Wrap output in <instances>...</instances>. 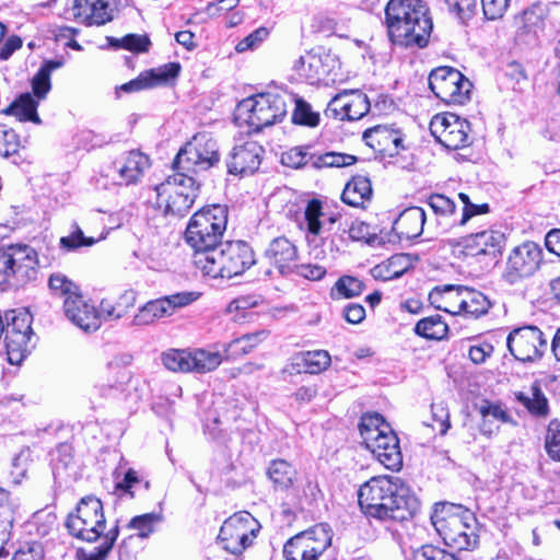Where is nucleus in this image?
<instances>
[{
	"mask_svg": "<svg viewBox=\"0 0 560 560\" xmlns=\"http://www.w3.org/2000/svg\"><path fill=\"white\" fill-rule=\"evenodd\" d=\"M362 512L380 521L402 522L412 517L420 508L418 498L398 477L375 476L358 491Z\"/></svg>",
	"mask_w": 560,
	"mask_h": 560,
	"instance_id": "nucleus-1",
	"label": "nucleus"
},
{
	"mask_svg": "<svg viewBox=\"0 0 560 560\" xmlns=\"http://www.w3.org/2000/svg\"><path fill=\"white\" fill-rule=\"evenodd\" d=\"M389 39L406 48H424L433 28L429 8L422 0H389L385 7Z\"/></svg>",
	"mask_w": 560,
	"mask_h": 560,
	"instance_id": "nucleus-2",
	"label": "nucleus"
},
{
	"mask_svg": "<svg viewBox=\"0 0 560 560\" xmlns=\"http://www.w3.org/2000/svg\"><path fill=\"white\" fill-rule=\"evenodd\" d=\"M431 522L445 545L457 550L477 546V518L469 509L454 503L435 504Z\"/></svg>",
	"mask_w": 560,
	"mask_h": 560,
	"instance_id": "nucleus-3",
	"label": "nucleus"
},
{
	"mask_svg": "<svg viewBox=\"0 0 560 560\" xmlns=\"http://www.w3.org/2000/svg\"><path fill=\"white\" fill-rule=\"evenodd\" d=\"M255 264L254 252L243 241L220 244L217 249L197 256L196 267L211 278H233Z\"/></svg>",
	"mask_w": 560,
	"mask_h": 560,
	"instance_id": "nucleus-4",
	"label": "nucleus"
},
{
	"mask_svg": "<svg viewBox=\"0 0 560 560\" xmlns=\"http://www.w3.org/2000/svg\"><path fill=\"white\" fill-rule=\"evenodd\" d=\"M285 115V95L266 92L242 100L235 108L234 120L240 127L246 126L250 131H260L280 122Z\"/></svg>",
	"mask_w": 560,
	"mask_h": 560,
	"instance_id": "nucleus-5",
	"label": "nucleus"
},
{
	"mask_svg": "<svg viewBox=\"0 0 560 560\" xmlns=\"http://www.w3.org/2000/svg\"><path fill=\"white\" fill-rule=\"evenodd\" d=\"M226 223V209L220 205H212L194 213L187 225L185 237L195 249V265L197 256L217 249L222 244L220 241Z\"/></svg>",
	"mask_w": 560,
	"mask_h": 560,
	"instance_id": "nucleus-6",
	"label": "nucleus"
},
{
	"mask_svg": "<svg viewBox=\"0 0 560 560\" xmlns=\"http://www.w3.org/2000/svg\"><path fill=\"white\" fill-rule=\"evenodd\" d=\"M69 534L86 542H95L107 533L103 503L94 495L82 498L66 520Z\"/></svg>",
	"mask_w": 560,
	"mask_h": 560,
	"instance_id": "nucleus-7",
	"label": "nucleus"
},
{
	"mask_svg": "<svg viewBox=\"0 0 560 560\" xmlns=\"http://www.w3.org/2000/svg\"><path fill=\"white\" fill-rule=\"evenodd\" d=\"M198 190L199 185L191 176L178 172L154 187L156 206L165 214L183 217L192 207Z\"/></svg>",
	"mask_w": 560,
	"mask_h": 560,
	"instance_id": "nucleus-8",
	"label": "nucleus"
},
{
	"mask_svg": "<svg viewBox=\"0 0 560 560\" xmlns=\"http://www.w3.org/2000/svg\"><path fill=\"white\" fill-rule=\"evenodd\" d=\"M220 161L217 141L206 132L195 135L176 154L174 166L188 173H200L215 166Z\"/></svg>",
	"mask_w": 560,
	"mask_h": 560,
	"instance_id": "nucleus-9",
	"label": "nucleus"
},
{
	"mask_svg": "<svg viewBox=\"0 0 560 560\" xmlns=\"http://www.w3.org/2000/svg\"><path fill=\"white\" fill-rule=\"evenodd\" d=\"M38 256L28 245H10L0 249V284L15 279L23 283L36 276Z\"/></svg>",
	"mask_w": 560,
	"mask_h": 560,
	"instance_id": "nucleus-10",
	"label": "nucleus"
},
{
	"mask_svg": "<svg viewBox=\"0 0 560 560\" xmlns=\"http://www.w3.org/2000/svg\"><path fill=\"white\" fill-rule=\"evenodd\" d=\"M5 322L3 334L8 360L11 364H20L30 352L32 316L24 310H12L5 313Z\"/></svg>",
	"mask_w": 560,
	"mask_h": 560,
	"instance_id": "nucleus-11",
	"label": "nucleus"
},
{
	"mask_svg": "<svg viewBox=\"0 0 560 560\" xmlns=\"http://www.w3.org/2000/svg\"><path fill=\"white\" fill-rule=\"evenodd\" d=\"M429 86L441 101L463 105L470 100L472 84L457 69L440 67L431 71Z\"/></svg>",
	"mask_w": 560,
	"mask_h": 560,
	"instance_id": "nucleus-12",
	"label": "nucleus"
},
{
	"mask_svg": "<svg viewBox=\"0 0 560 560\" xmlns=\"http://www.w3.org/2000/svg\"><path fill=\"white\" fill-rule=\"evenodd\" d=\"M330 544L331 534L328 525L318 524L289 539L284 545L283 555L287 560H317Z\"/></svg>",
	"mask_w": 560,
	"mask_h": 560,
	"instance_id": "nucleus-13",
	"label": "nucleus"
},
{
	"mask_svg": "<svg viewBox=\"0 0 560 560\" xmlns=\"http://www.w3.org/2000/svg\"><path fill=\"white\" fill-rule=\"evenodd\" d=\"M259 523L246 511L237 512L224 521L219 538L225 550L233 555L242 553L259 530Z\"/></svg>",
	"mask_w": 560,
	"mask_h": 560,
	"instance_id": "nucleus-14",
	"label": "nucleus"
},
{
	"mask_svg": "<svg viewBox=\"0 0 560 560\" xmlns=\"http://www.w3.org/2000/svg\"><path fill=\"white\" fill-rule=\"evenodd\" d=\"M506 346L516 360L534 362L542 357L548 341L538 327L528 325L511 330L506 337Z\"/></svg>",
	"mask_w": 560,
	"mask_h": 560,
	"instance_id": "nucleus-15",
	"label": "nucleus"
},
{
	"mask_svg": "<svg viewBox=\"0 0 560 560\" xmlns=\"http://www.w3.org/2000/svg\"><path fill=\"white\" fill-rule=\"evenodd\" d=\"M432 136L445 148L457 150L470 142V125L466 119L452 113L435 115L430 122Z\"/></svg>",
	"mask_w": 560,
	"mask_h": 560,
	"instance_id": "nucleus-16",
	"label": "nucleus"
},
{
	"mask_svg": "<svg viewBox=\"0 0 560 560\" xmlns=\"http://www.w3.org/2000/svg\"><path fill=\"white\" fill-rule=\"evenodd\" d=\"M339 68L335 54L323 48L312 49L302 55L293 66L300 78L311 84L328 81L329 75Z\"/></svg>",
	"mask_w": 560,
	"mask_h": 560,
	"instance_id": "nucleus-17",
	"label": "nucleus"
},
{
	"mask_svg": "<svg viewBox=\"0 0 560 560\" xmlns=\"http://www.w3.org/2000/svg\"><path fill=\"white\" fill-rule=\"evenodd\" d=\"M542 261V249L535 242H524L509 254L504 278L514 283L534 275Z\"/></svg>",
	"mask_w": 560,
	"mask_h": 560,
	"instance_id": "nucleus-18",
	"label": "nucleus"
},
{
	"mask_svg": "<svg viewBox=\"0 0 560 560\" xmlns=\"http://www.w3.org/2000/svg\"><path fill=\"white\" fill-rule=\"evenodd\" d=\"M370 110L368 96L360 90H343L328 103L325 115L339 120H358Z\"/></svg>",
	"mask_w": 560,
	"mask_h": 560,
	"instance_id": "nucleus-19",
	"label": "nucleus"
},
{
	"mask_svg": "<svg viewBox=\"0 0 560 560\" xmlns=\"http://www.w3.org/2000/svg\"><path fill=\"white\" fill-rule=\"evenodd\" d=\"M546 11L539 4L525 9L514 18V40L517 45L532 47L537 45L545 27Z\"/></svg>",
	"mask_w": 560,
	"mask_h": 560,
	"instance_id": "nucleus-20",
	"label": "nucleus"
},
{
	"mask_svg": "<svg viewBox=\"0 0 560 560\" xmlns=\"http://www.w3.org/2000/svg\"><path fill=\"white\" fill-rule=\"evenodd\" d=\"M117 0H73L70 13L85 25H104L114 19Z\"/></svg>",
	"mask_w": 560,
	"mask_h": 560,
	"instance_id": "nucleus-21",
	"label": "nucleus"
},
{
	"mask_svg": "<svg viewBox=\"0 0 560 560\" xmlns=\"http://www.w3.org/2000/svg\"><path fill=\"white\" fill-rule=\"evenodd\" d=\"M385 433L378 438H368L366 448L387 469L397 470L402 465L399 440L390 427H384Z\"/></svg>",
	"mask_w": 560,
	"mask_h": 560,
	"instance_id": "nucleus-22",
	"label": "nucleus"
},
{
	"mask_svg": "<svg viewBox=\"0 0 560 560\" xmlns=\"http://www.w3.org/2000/svg\"><path fill=\"white\" fill-rule=\"evenodd\" d=\"M505 245L504 233L495 230L478 232L464 240L463 249L466 256L488 257L495 260Z\"/></svg>",
	"mask_w": 560,
	"mask_h": 560,
	"instance_id": "nucleus-23",
	"label": "nucleus"
},
{
	"mask_svg": "<svg viewBox=\"0 0 560 560\" xmlns=\"http://www.w3.org/2000/svg\"><path fill=\"white\" fill-rule=\"evenodd\" d=\"M67 318L84 331H94L101 326V314L82 294L71 295L63 301Z\"/></svg>",
	"mask_w": 560,
	"mask_h": 560,
	"instance_id": "nucleus-24",
	"label": "nucleus"
},
{
	"mask_svg": "<svg viewBox=\"0 0 560 560\" xmlns=\"http://www.w3.org/2000/svg\"><path fill=\"white\" fill-rule=\"evenodd\" d=\"M264 148L256 141H247L234 147L229 160L228 171L234 175L254 174L260 166Z\"/></svg>",
	"mask_w": 560,
	"mask_h": 560,
	"instance_id": "nucleus-25",
	"label": "nucleus"
},
{
	"mask_svg": "<svg viewBox=\"0 0 560 560\" xmlns=\"http://www.w3.org/2000/svg\"><path fill=\"white\" fill-rule=\"evenodd\" d=\"M363 140L374 151L394 156L402 149L404 135L400 130L386 125L369 128L363 133Z\"/></svg>",
	"mask_w": 560,
	"mask_h": 560,
	"instance_id": "nucleus-26",
	"label": "nucleus"
},
{
	"mask_svg": "<svg viewBox=\"0 0 560 560\" xmlns=\"http://www.w3.org/2000/svg\"><path fill=\"white\" fill-rule=\"evenodd\" d=\"M149 166V158L138 150L127 152L114 163L120 185L138 183Z\"/></svg>",
	"mask_w": 560,
	"mask_h": 560,
	"instance_id": "nucleus-27",
	"label": "nucleus"
},
{
	"mask_svg": "<svg viewBox=\"0 0 560 560\" xmlns=\"http://www.w3.org/2000/svg\"><path fill=\"white\" fill-rule=\"evenodd\" d=\"M265 256L280 273L287 275L295 267L298 249L287 237H277L270 242Z\"/></svg>",
	"mask_w": 560,
	"mask_h": 560,
	"instance_id": "nucleus-28",
	"label": "nucleus"
},
{
	"mask_svg": "<svg viewBox=\"0 0 560 560\" xmlns=\"http://www.w3.org/2000/svg\"><path fill=\"white\" fill-rule=\"evenodd\" d=\"M180 67L178 63H167L158 69H151L139 74L135 80L129 81L120 86L125 92H136L144 89L153 88L162 82L178 75Z\"/></svg>",
	"mask_w": 560,
	"mask_h": 560,
	"instance_id": "nucleus-29",
	"label": "nucleus"
},
{
	"mask_svg": "<svg viewBox=\"0 0 560 560\" xmlns=\"http://www.w3.org/2000/svg\"><path fill=\"white\" fill-rule=\"evenodd\" d=\"M425 223V212L420 207L405 209L393 224L399 238L411 240L421 235Z\"/></svg>",
	"mask_w": 560,
	"mask_h": 560,
	"instance_id": "nucleus-30",
	"label": "nucleus"
},
{
	"mask_svg": "<svg viewBox=\"0 0 560 560\" xmlns=\"http://www.w3.org/2000/svg\"><path fill=\"white\" fill-rule=\"evenodd\" d=\"M463 290L464 287H436L430 292L429 300L431 304L440 311L446 312L452 315H462Z\"/></svg>",
	"mask_w": 560,
	"mask_h": 560,
	"instance_id": "nucleus-31",
	"label": "nucleus"
},
{
	"mask_svg": "<svg viewBox=\"0 0 560 560\" xmlns=\"http://www.w3.org/2000/svg\"><path fill=\"white\" fill-rule=\"evenodd\" d=\"M372 196V186L368 177L354 176L345 187L341 199L351 207H363Z\"/></svg>",
	"mask_w": 560,
	"mask_h": 560,
	"instance_id": "nucleus-32",
	"label": "nucleus"
},
{
	"mask_svg": "<svg viewBox=\"0 0 560 560\" xmlns=\"http://www.w3.org/2000/svg\"><path fill=\"white\" fill-rule=\"evenodd\" d=\"M137 300V293L133 290L122 292L116 302L102 300L100 304V314L105 320H116L124 317Z\"/></svg>",
	"mask_w": 560,
	"mask_h": 560,
	"instance_id": "nucleus-33",
	"label": "nucleus"
},
{
	"mask_svg": "<svg viewBox=\"0 0 560 560\" xmlns=\"http://www.w3.org/2000/svg\"><path fill=\"white\" fill-rule=\"evenodd\" d=\"M39 101L35 94L33 96L31 93H24L5 108L4 113L15 116L21 121H32L38 125L40 124V118L37 114Z\"/></svg>",
	"mask_w": 560,
	"mask_h": 560,
	"instance_id": "nucleus-34",
	"label": "nucleus"
},
{
	"mask_svg": "<svg viewBox=\"0 0 560 560\" xmlns=\"http://www.w3.org/2000/svg\"><path fill=\"white\" fill-rule=\"evenodd\" d=\"M14 515L15 504L10 500V493L0 487V557L10 539Z\"/></svg>",
	"mask_w": 560,
	"mask_h": 560,
	"instance_id": "nucleus-35",
	"label": "nucleus"
},
{
	"mask_svg": "<svg viewBox=\"0 0 560 560\" xmlns=\"http://www.w3.org/2000/svg\"><path fill=\"white\" fill-rule=\"evenodd\" d=\"M267 475L276 489L287 490L294 485L298 472L289 462L275 459L269 464Z\"/></svg>",
	"mask_w": 560,
	"mask_h": 560,
	"instance_id": "nucleus-36",
	"label": "nucleus"
},
{
	"mask_svg": "<svg viewBox=\"0 0 560 560\" xmlns=\"http://www.w3.org/2000/svg\"><path fill=\"white\" fill-rule=\"evenodd\" d=\"M191 373L206 374L217 370L222 361L223 354L218 350L196 348L191 349Z\"/></svg>",
	"mask_w": 560,
	"mask_h": 560,
	"instance_id": "nucleus-37",
	"label": "nucleus"
},
{
	"mask_svg": "<svg viewBox=\"0 0 560 560\" xmlns=\"http://www.w3.org/2000/svg\"><path fill=\"white\" fill-rule=\"evenodd\" d=\"M462 315L478 318L488 313L491 302L482 292L464 287Z\"/></svg>",
	"mask_w": 560,
	"mask_h": 560,
	"instance_id": "nucleus-38",
	"label": "nucleus"
},
{
	"mask_svg": "<svg viewBox=\"0 0 560 560\" xmlns=\"http://www.w3.org/2000/svg\"><path fill=\"white\" fill-rule=\"evenodd\" d=\"M268 337L267 330H259L253 334L243 335L223 346L225 357H240L249 353Z\"/></svg>",
	"mask_w": 560,
	"mask_h": 560,
	"instance_id": "nucleus-39",
	"label": "nucleus"
},
{
	"mask_svg": "<svg viewBox=\"0 0 560 560\" xmlns=\"http://www.w3.org/2000/svg\"><path fill=\"white\" fill-rule=\"evenodd\" d=\"M164 304L165 303L162 299L149 301L138 310L137 314L132 318L131 325L148 326L161 318L170 316Z\"/></svg>",
	"mask_w": 560,
	"mask_h": 560,
	"instance_id": "nucleus-40",
	"label": "nucleus"
},
{
	"mask_svg": "<svg viewBox=\"0 0 560 560\" xmlns=\"http://www.w3.org/2000/svg\"><path fill=\"white\" fill-rule=\"evenodd\" d=\"M296 364L302 366L304 372L318 374L330 365L331 359L327 351L315 350L300 353L296 357Z\"/></svg>",
	"mask_w": 560,
	"mask_h": 560,
	"instance_id": "nucleus-41",
	"label": "nucleus"
},
{
	"mask_svg": "<svg viewBox=\"0 0 560 560\" xmlns=\"http://www.w3.org/2000/svg\"><path fill=\"white\" fill-rule=\"evenodd\" d=\"M119 535L118 525L113 526L103 536V541L96 548L91 551L84 549H78L77 560H106L109 551L113 549L115 541Z\"/></svg>",
	"mask_w": 560,
	"mask_h": 560,
	"instance_id": "nucleus-42",
	"label": "nucleus"
},
{
	"mask_svg": "<svg viewBox=\"0 0 560 560\" xmlns=\"http://www.w3.org/2000/svg\"><path fill=\"white\" fill-rule=\"evenodd\" d=\"M516 398L533 415L546 417L549 412L548 400L537 384L530 387V395L517 393Z\"/></svg>",
	"mask_w": 560,
	"mask_h": 560,
	"instance_id": "nucleus-43",
	"label": "nucleus"
},
{
	"mask_svg": "<svg viewBox=\"0 0 560 560\" xmlns=\"http://www.w3.org/2000/svg\"><path fill=\"white\" fill-rule=\"evenodd\" d=\"M415 331L423 338L441 340L447 335L448 326L440 315H434L420 319Z\"/></svg>",
	"mask_w": 560,
	"mask_h": 560,
	"instance_id": "nucleus-44",
	"label": "nucleus"
},
{
	"mask_svg": "<svg viewBox=\"0 0 560 560\" xmlns=\"http://www.w3.org/2000/svg\"><path fill=\"white\" fill-rule=\"evenodd\" d=\"M191 350L170 349L162 354L163 365L172 372L191 373Z\"/></svg>",
	"mask_w": 560,
	"mask_h": 560,
	"instance_id": "nucleus-45",
	"label": "nucleus"
},
{
	"mask_svg": "<svg viewBox=\"0 0 560 560\" xmlns=\"http://www.w3.org/2000/svg\"><path fill=\"white\" fill-rule=\"evenodd\" d=\"M410 266L407 265V258L404 255H396L386 262L375 266L373 276L382 280H392L402 276Z\"/></svg>",
	"mask_w": 560,
	"mask_h": 560,
	"instance_id": "nucleus-46",
	"label": "nucleus"
},
{
	"mask_svg": "<svg viewBox=\"0 0 560 560\" xmlns=\"http://www.w3.org/2000/svg\"><path fill=\"white\" fill-rule=\"evenodd\" d=\"M96 242V238L85 236L81 228L74 223L71 226V232L60 238L59 246L65 252H75L81 247L93 246Z\"/></svg>",
	"mask_w": 560,
	"mask_h": 560,
	"instance_id": "nucleus-47",
	"label": "nucleus"
},
{
	"mask_svg": "<svg viewBox=\"0 0 560 560\" xmlns=\"http://www.w3.org/2000/svg\"><path fill=\"white\" fill-rule=\"evenodd\" d=\"M61 67V62L58 61H48L44 67H42L38 72L34 75L32 80V90L33 93L39 98L43 100L46 97L47 93L50 91V72L55 69Z\"/></svg>",
	"mask_w": 560,
	"mask_h": 560,
	"instance_id": "nucleus-48",
	"label": "nucleus"
},
{
	"mask_svg": "<svg viewBox=\"0 0 560 560\" xmlns=\"http://www.w3.org/2000/svg\"><path fill=\"white\" fill-rule=\"evenodd\" d=\"M384 427H389L383 417L378 413H366L362 416L359 429L360 434L363 439L364 444H368V438H378L384 434L386 431Z\"/></svg>",
	"mask_w": 560,
	"mask_h": 560,
	"instance_id": "nucleus-49",
	"label": "nucleus"
},
{
	"mask_svg": "<svg viewBox=\"0 0 560 560\" xmlns=\"http://www.w3.org/2000/svg\"><path fill=\"white\" fill-rule=\"evenodd\" d=\"M325 217L323 211L322 202L318 199H312L307 202L304 209V219L307 224V231L310 234L317 236L322 233L323 221Z\"/></svg>",
	"mask_w": 560,
	"mask_h": 560,
	"instance_id": "nucleus-50",
	"label": "nucleus"
},
{
	"mask_svg": "<svg viewBox=\"0 0 560 560\" xmlns=\"http://www.w3.org/2000/svg\"><path fill=\"white\" fill-rule=\"evenodd\" d=\"M161 515L158 513H145L137 515L128 523V528L135 530L141 538L149 537L161 522Z\"/></svg>",
	"mask_w": 560,
	"mask_h": 560,
	"instance_id": "nucleus-51",
	"label": "nucleus"
},
{
	"mask_svg": "<svg viewBox=\"0 0 560 560\" xmlns=\"http://www.w3.org/2000/svg\"><path fill=\"white\" fill-rule=\"evenodd\" d=\"M357 156L338 152H326L318 155L313 161V166L316 168L322 167H346L354 164Z\"/></svg>",
	"mask_w": 560,
	"mask_h": 560,
	"instance_id": "nucleus-52",
	"label": "nucleus"
},
{
	"mask_svg": "<svg viewBox=\"0 0 560 560\" xmlns=\"http://www.w3.org/2000/svg\"><path fill=\"white\" fill-rule=\"evenodd\" d=\"M364 290V283L351 276L340 277L334 285L332 293L336 292L339 298L351 299L360 295Z\"/></svg>",
	"mask_w": 560,
	"mask_h": 560,
	"instance_id": "nucleus-53",
	"label": "nucleus"
},
{
	"mask_svg": "<svg viewBox=\"0 0 560 560\" xmlns=\"http://www.w3.org/2000/svg\"><path fill=\"white\" fill-rule=\"evenodd\" d=\"M49 289L57 295L63 296L65 300L71 295L80 294L79 287L71 281L67 276L57 272L49 277Z\"/></svg>",
	"mask_w": 560,
	"mask_h": 560,
	"instance_id": "nucleus-54",
	"label": "nucleus"
},
{
	"mask_svg": "<svg viewBox=\"0 0 560 560\" xmlns=\"http://www.w3.org/2000/svg\"><path fill=\"white\" fill-rule=\"evenodd\" d=\"M545 450L552 460L560 462V421L557 419L551 420L548 424Z\"/></svg>",
	"mask_w": 560,
	"mask_h": 560,
	"instance_id": "nucleus-55",
	"label": "nucleus"
},
{
	"mask_svg": "<svg viewBox=\"0 0 560 560\" xmlns=\"http://www.w3.org/2000/svg\"><path fill=\"white\" fill-rule=\"evenodd\" d=\"M200 298L196 291H183L161 298L171 316L177 308L185 307Z\"/></svg>",
	"mask_w": 560,
	"mask_h": 560,
	"instance_id": "nucleus-56",
	"label": "nucleus"
},
{
	"mask_svg": "<svg viewBox=\"0 0 560 560\" xmlns=\"http://www.w3.org/2000/svg\"><path fill=\"white\" fill-rule=\"evenodd\" d=\"M292 119L295 124L315 127L319 124V115L312 110L308 103L303 100H298Z\"/></svg>",
	"mask_w": 560,
	"mask_h": 560,
	"instance_id": "nucleus-57",
	"label": "nucleus"
},
{
	"mask_svg": "<svg viewBox=\"0 0 560 560\" xmlns=\"http://www.w3.org/2000/svg\"><path fill=\"white\" fill-rule=\"evenodd\" d=\"M113 45L139 54L148 51L151 42L147 35L128 34L119 39H115Z\"/></svg>",
	"mask_w": 560,
	"mask_h": 560,
	"instance_id": "nucleus-58",
	"label": "nucleus"
},
{
	"mask_svg": "<svg viewBox=\"0 0 560 560\" xmlns=\"http://www.w3.org/2000/svg\"><path fill=\"white\" fill-rule=\"evenodd\" d=\"M478 411L481 418H489L490 420H497L502 423L511 421L510 415L501 402L485 400L479 405Z\"/></svg>",
	"mask_w": 560,
	"mask_h": 560,
	"instance_id": "nucleus-59",
	"label": "nucleus"
},
{
	"mask_svg": "<svg viewBox=\"0 0 560 560\" xmlns=\"http://www.w3.org/2000/svg\"><path fill=\"white\" fill-rule=\"evenodd\" d=\"M20 149V140L16 133L0 124V155L8 158L18 153Z\"/></svg>",
	"mask_w": 560,
	"mask_h": 560,
	"instance_id": "nucleus-60",
	"label": "nucleus"
},
{
	"mask_svg": "<svg viewBox=\"0 0 560 560\" xmlns=\"http://www.w3.org/2000/svg\"><path fill=\"white\" fill-rule=\"evenodd\" d=\"M308 161V153L303 148H292L281 154V163L291 168L303 167Z\"/></svg>",
	"mask_w": 560,
	"mask_h": 560,
	"instance_id": "nucleus-61",
	"label": "nucleus"
},
{
	"mask_svg": "<svg viewBox=\"0 0 560 560\" xmlns=\"http://www.w3.org/2000/svg\"><path fill=\"white\" fill-rule=\"evenodd\" d=\"M428 205L438 215L446 217L452 214L455 210V203L448 197L440 194L431 195L428 199Z\"/></svg>",
	"mask_w": 560,
	"mask_h": 560,
	"instance_id": "nucleus-62",
	"label": "nucleus"
},
{
	"mask_svg": "<svg viewBox=\"0 0 560 560\" xmlns=\"http://www.w3.org/2000/svg\"><path fill=\"white\" fill-rule=\"evenodd\" d=\"M269 31L266 27H259L241 42L237 43L235 49L238 52L246 51L248 49H253L257 45H259L262 40L267 38Z\"/></svg>",
	"mask_w": 560,
	"mask_h": 560,
	"instance_id": "nucleus-63",
	"label": "nucleus"
},
{
	"mask_svg": "<svg viewBox=\"0 0 560 560\" xmlns=\"http://www.w3.org/2000/svg\"><path fill=\"white\" fill-rule=\"evenodd\" d=\"M447 553L439 547L425 545L413 551L411 560H444Z\"/></svg>",
	"mask_w": 560,
	"mask_h": 560,
	"instance_id": "nucleus-64",
	"label": "nucleus"
}]
</instances>
